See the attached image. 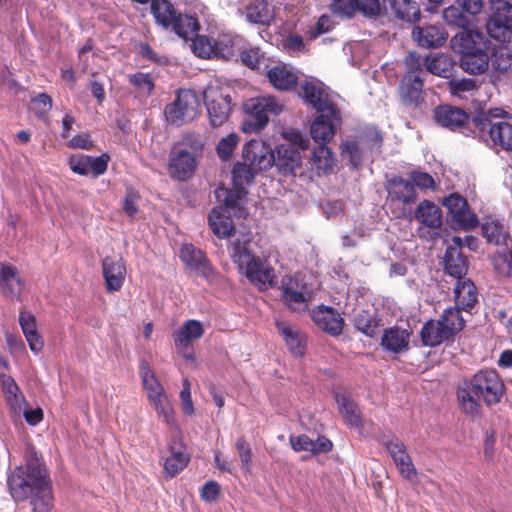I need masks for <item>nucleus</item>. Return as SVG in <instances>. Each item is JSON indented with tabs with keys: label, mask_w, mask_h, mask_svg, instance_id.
I'll use <instances>...</instances> for the list:
<instances>
[{
	"label": "nucleus",
	"mask_w": 512,
	"mask_h": 512,
	"mask_svg": "<svg viewBox=\"0 0 512 512\" xmlns=\"http://www.w3.org/2000/svg\"><path fill=\"white\" fill-rule=\"evenodd\" d=\"M23 457L25 465L15 467L7 477L9 492L16 502L32 496L34 512H50L53 507L52 484L41 455L27 443Z\"/></svg>",
	"instance_id": "1"
},
{
	"label": "nucleus",
	"mask_w": 512,
	"mask_h": 512,
	"mask_svg": "<svg viewBox=\"0 0 512 512\" xmlns=\"http://www.w3.org/2000/svg\"><path fill=\"white\" fill-rule=\"evenodd\" d=\"M505 394L506 386L495 369H480L456 387L458 408L472 419L481 416L482 402L488 407L497 405Z\"/></svg>",
	"instance_id": "2"
},
{
	"label": "nucleus",
	"mask_w": 512,
	"mask_h": 512,
	"mask_svg": "<svg viewBox=\"0 0 512 512\" xmlns=\"http://www.w3.org/2000/svg\"><path fill=\"white\" fill-rule=\"evenodd\" d=\"M232 261L239 270H245V276L251 284L260 291H265L273 286L275 270L266 260L252 254L248 242L237 239L228 247Z\"/></svg>",
	"instance_id": "3"
},
{
	"label": "nucleus",
	"mask_w": 512,
	"mask_h": 512,
	"mask_svg": "<svg viewBox=\"0 0 512 512\" xmlns=\"http://www.w3.org/2000/svg\"><path fill=\"white\" fill-rule=\"evenodd\" d=\"M453 49L461 54V68L472 75H479L488 69L487 44L481 33L460 31L451 40Z\"/></svg>",
	"instance_id": "4"
},
{
	"label": "nucleus",
	"mask_w": 512,
	"mask_h": 512,
	"mask_svg": "<svg viewBox=\"0 0 512 512\" xmlns=\"http://www.w3.org/2000/svg\"><path fill=\"white\" fill-rule=\"evenodd\" d=\"M203 143L193 135H185L169 155L168 169L173 179L187 181L197 169L203 152Z\"/></svg>",
	"instance_id": "5"
},
{
	"label": "nucleus",
	"mask_w": 512,
	"mask_h": 512,
	"mask_svg": "<svg viewBox=\"0 0 512 512\" xmlns=\"http://www.w3.org/2000/svg\"><path fill=\"white\" fill-rule=\"evenodd\" d=\"M245 118L242 122V131L245 133H258L269 123L270 116H278L283 105L271 95L252 97L242 104Z\"/></svg>",
	"instance_id": "6"
},
{
	"label": "nucleus",
	"mask_w": 512,
	"mask_h": 512,
	"mask_svg": "<svg viewBox=\"0 0 512 512\" xmlns=\"http://www.w3.org/2000/svg\"><path fill=\"white\" fill-rule=\"evenodd\" d=\"M433 119L442 128L475 138L477 130L475 124L481 120V114L471 118L469 113L461 107L441 104L434 108Z\"/></svg>",
	"instance_id": "7"
},
{
	"label": "nucleus",
	"mask_w": 512,
	"mask_h": 512,
	"mask_svg": "<svg viewBox=\"0 0 512 512\" xmlns=\"http://www.w3.org/2000/svg\"><path fill=\"white\" fill-rule=\"evenodd\" d=\"M200 112V101L192 89H179L175 100L167 104L164 115L170 124L181 126L194 120Z\"/></svg>",
	"instance_id": "8"
},
{
	"label": "nucleus",
	"mask_w": 512,
	"mask_h": 512,
	"mask_svg": "<svg viewBox=\"0 0 512 512\" xmlns=\"http://www.w3.org/2000/svg\"><path fill=\"white\" fill-rule=\"evenodd\" d=\"M476 125V135L479 141L512 152V124L507 121L493 122L488 115L481 114V120Z\"/></svg>",
	"instance_id": "9"
},
{
	"label": "nucleus",
	"mask_w": 512,
	"mask_h": 512,
	"mask_svg": "<svg viewBox=\"0 0 512 512\" xmlns=\"http://www.w3.org/2000/svg\"><path fill=\"white\" fill-rule=\"evenodd\" d=\"M342 100L338 93L322 83V142L329 143L341 129L343 124L342 111L338 101Z\"/></svg>",
	"instance_id": "10"
},
{
	"label": "nucleus",
	"mask_w": 512,
	"mask_h": 512,
	"mask_svg": "<svg viewBox=\"0 0 512 512\" xmlns=\"http://www.w3.org/2000/svg\"><path fill=\"white\" fill-rule=\"evenodd\" d=\"M209 124L213 128L224 125L232 111V98L218 86H209L203 93Z\"/></svg>",
	"instance_id": "11"
},
{
	"label": "nucleus",
	"mask_w": 512,
	"mask_h": 512,
	"mask_svg": "<svg viewBox=\"0 0 512 512\" xmlns=\"http://www.w3.org/2000/svg\"><path fill=\"white\" fill-rule=\"evenodd\" d=\"M387 202L389 205L395 203H401L402 208L392 210V213L396 218L404 219L407 218V211L405 206H410L416 203L418 200V193L414 188L413 183L410 179H405L401 176H393L387 181Z\"/></svg>",
	"instance_id": "12"
},
{
	"label": "nucleus",
	"mask_w": 512,
	"mask_h": 512,
	"mask_svg": "<svg viewBox=\"0 0 512 512\" xmlns=\"http://www.w3.org/2000/svg\"><path fill=\"white\" fill-rule=\"evenodd\" d=\"M489 36L505 42L512 36V4L505 0H496L492 4V14L486 23Z\"/></svg>",
	"instance_id": "13"
},
{
	"label": "nucleus",
	"mask_w": 512,
	"mask_h": 512,
	"mask_svg": "<svg viewBox=\"0 0 512 512\" xmlns=\"http://www.w3.org/2000/svg\"><path fill=\"white\" fill-rule=\"evenodd\" d=\"M298 95L304 104L311 106L317 113L310 126V135L318 144L317 147L313 148V159L317 163L320 162V155H318L320 149V88L313 81L306 79L299 85Z\"/></svg>",
	"instance_id": "14"
},
{
	"label": "nucleus",
	"mask_w": 512,
	"mask_h": 512,
	"mask_svg": "<svg viewBox=\"0 0 512 512\" xmlns=\"http://www.w3.org/2000/svg\"><path fill=\"white\" fill-rule=\"evenodd\" d=\"M242 159L260 173L274 166V150L265 141L252 139L243 145Z\"/></svg>",
	"instance_id": "15"
},
{
	"label": "nucleus",
	"mask_w": 512,
	"mask_h": 512,
	"mask_svg": "<svg viewBox=\"0 0 512 512\" xmlns=\"http://www.w3.org/2000/svg\"><path fill=\"white\" fill-rule=\"evenodd\" d=\"M452 220L464 230H471L478 226L479 221L475 213L471 212L467 200L458 193H452L442 201Z\"/></svg>",
	"instance_id": "16"
},
{
	"label": "nucleus",
	"mask_w": 512,
	"mask_h": 512,
	"mask_svg": "<svg viewBox=\"0 0 512 512\" xmlns=\"http://www.w3.org/2000/svg\"><path fill=\"white\" fill-rule=\"evenodd\" d=\"M383 445L393 458V461L403 478L411 480L416 477L417 471L412 462V458L408 454L407 448L401 440L396 437H392L391 439L384 440Z\"/></svg>",
	"instance_id": "17"
},
{
	"label": "nucleus",
	"mask_w": 512,
	"mask_h": 512,
	"mask_svg": "<svg viewBox=\"0 0 512 512\" xmlns=\"http://www.w3.org/2000/svg\"><path fill=\"white\" fill-rule=\"evenodd\" d=\"M463 240L460 236L452 237V244L446 248L444 257L445 271L456 279L463 278L468 271V260L462 253Z\"/></svg>",
	"instance_id": "18"
},
{
	"label": "nucleus",
	"mask_w": 512,
	"mask_h": 512,
	"mask_svg": "<svg viewBox=\"0 0 512 512\" xmlns=\"http://www.w3.org/2000/svg\"><path fill=\"white\" fill-rule=\"evenodd\" d=\"M179 256L186 266L197 271L203 278L207 280L214 278L215 270L202 250L192 244H184Z\"/></svg>",
	"instance_id": "19"
},
{
	"label": "nucleus",
	"mask_w": 512,
	"mask_h": 512,
	"mask_svg": "<svg viewBox=\"0 0 512 512\" xmlns=\"http://www.w3.org/2000/svg\"><path fill=\"white\" fill-rule=\"evenodd\" d=\"M412 331L398 325L383 330L380 345L389 353L401 354L410 349Z\"/></svg>",
	"instance_id": "20"
},
{
	"label": "nucleus",
	"mask_w": 512,
	"mask_h": 512,
	"mask_svg": "<svg viewBox=\"0 0 512 512\" xmlns=\"http://www.w3.org/2000/svg\"><path fill=\"white\" fill-rule=\"evenodd\" d=\"M103 278L108 292L119 291L125 281L126 267L123 260L106 256L102 260Z\"/></svg>",
	"instance_id": "21"
},
{
	"label": "nucleus",
	"mask_w": 512,
	"mask_h": 512,
	"mask_svg": "<svg viewBox=\"0 0 512 512\" xmlns=\"http://www.w3.org/2000/svg\"><path fill=\"white\" fill-rule=\"evenodd\" d=\"M412 38L420 47L438 48L444 45L448 34L441 25H424L413 28Z\"/></svg>",
	"instance_id": "22"
},
{
	"label": "nucleus",
	"mask_w": 512,
	"mask_h": 512,
	"mask_svg": "<svg viewBox=\"0 0 512 512\" xmlns=\"http://www.w3.org/2000/svg\"><path fill=\"white\" fill-rule=\"evenodd\" d=\"M24 281L18 269L10 263L0 262V290L3 296L20 298Z\"/></svg>",
	"instance_id": "23"
},
{
	"label": "nucleus",
	"mask_w": 512,
	"mask_h": 512,
	"mask_svg": "<svg viewBox=\"0 0 512 512\" xmlns=\"http://www.w3.org/2000/svg\"><path fill=\"white\" fill-rule=\"evenodd\" d=\"M245 40L243 36L238 34H220L216 39V57L237 62L241 49L245 47Z\"/></svg>",
	"instance_id": "24"
},
{
	"label": "nucleus",
	"mask_w": 512,
	"mask_h": 512,
	"mask_svg": "<svg viewBox=\"0 0 512 512\" xmlns=\"http://www.w3.org/2000/svg\"><path fill=\"white\" fill-rule=\"evenodd\" d=\"M301 165V155L296 147L281 144L274 151V166L284 175L294 174Z\"/></svg>",
	"instance_id": "25"
},
{
	"label": "nucleus",
	"mask_w": 512,
	"mask_h": 512,
	"mask_svg": "<svg viewBox=\"0 0 512 512\" xmlns=\"http://www.w3.org/2000/svg\"><path fill=\"white\" fill-rule=\"evenodd\" d=\"M275 326L278 333L283 337L290 353L294 356H303L307 347L305 334L285 321H276Z\"/></svg>",
	"instance_id": "26"
},
{
	"label": "nucleus",
	"mask_w": 512,
	"mask_h": 512,
	"mask_svg": "<svg viewBox=\"0 0 512 512\" xmlns=\"http://www.w3.org/2000/svg\"><path fill=\"white\" fill-rule=\"evenodd\" d=\"M266 76L272 86L280 91H291L298 84L297 72L286 64H278L271 67Z\"/></svg>",
	"instance_id": "27"
},
{
	"label": "nucleus",
	"mask_w": 512,
	"mask_h": 512,
	"mask_svg": "<svg viewBox=\"0 0 512 512\" xmlns=\"http://www.w3.org/2000/svg\"><path fill=\"white\" fill-rule=\"evenodd\" d=\"M402 101L408 106H418L423 102V79L420 75L406 73L400 83Z\"/></svg>",
	"instance_id": "28"
},
{
	"label": "nucleus",
	"mask_w": 512,
	"mask_h": 512,
	"mask_svg": "<svg viewBox=\"0 0 512 512\" xmlns=\"http://www.w3.org/2000/svg\"><path fill=\"white\" fill-rule=\"evenodd\" d=\"M204 334V327L198 320L190 319L173 332V340L177 349L187 350L194 340L200 339Z\"/></svg>",
	"instance_id": "29"
},
{
	"label": "nucleus",
	"mask_w": 512,
	"mask_h": 512,
	"mask_svg": "<svg viewBox=\"0 0 512 512\" xmlns=\"http://www.w3.org/2000/svg\"><path fill=\"white\" fill-rule=\"evenodd\" d=\"M455 307L460 310L472 309L477 303V289L475 284L466 278L457 279L454 287Z\"/></svg>",
	"instance_id": "30"
},
{
	"label": "nucleus",
	"mask_w": 512,
	"mask_h": 512,
	"mask_svg": "<svg viewBox=\"0 0 512 512\" xmlns=\"http://www.w3.org/2000/svg\"><path fill=\"white\" fill-rule=\"evenodd\" d=\"M19 324L31 351L34 353L41 351L44 342L37 332L35 316L31 312L21 311L19 314Z\"/></svg>",
	"instance_id": "31"
},
{
	"label": "nucleus",
	"mask_w": 512,
	"mask_h": 512,
	"mask_svg": "<svg viewBox=\"0 0 512 512\" xmlns=\"http://www.w3.org/2000/svg\"><path fill=\"white\" fill-rule=\"evenodd\" d=\"M335 400L338 405V410L345 422L352 427L361 428L363 423L358 405L343 392H337L335 394Z\"/></svg>",
	"instance_id": "32"
},
{
	"label": "nucleus",
	"mask_w": 512,
	"mask_h": 512,
	"mask_svg": "<svg viewBox=\"0 0 512 512\" xmlns=\"http://www.w3.org/2000/svg\"><path fill=\"white\" fill-rule=\"evenodd\" d=\"M394 16L408 23H415L420 19V7L413 0H384Z\"/></svg>",
	"instance_id": "33"
},
{
	"label": "nucleus",
	"mask_w": 512,
	"mask_h": 512,
	"mask_svg": "<svg viewBox=\"0 0 512 512\" xmlns=\"http://www.w3.org/2000/svg\"><path fill=\"white\" fill-rule=\"evenodd\" d=\"M420 339L423 346L431 348L451 342L440 323L434 319L424 323L420 330Z\"/></svg>",
	"instance_id": "34"
},
{
	"label": "nucleus",
	"mask_w": 512,
	"mask_h": 512,
	"mask_svg": "<svg viewBox=\"0 0 512 512\" xmlns=\"http://www.w3.org/2000/svg\"><path fill=\"white\" fill-rule=\"evenodd\" d=\"M437 321L440 323L451 342L455 340V336L465 327V320L462 317L459 307H448L444 309Z\"/></svg>",
	"instance_id": "35"
},
{
	"label": "nucleus",
	"mask_w": 512,
	"mask_h": 512,
	"mask_svg": "<svg viewBox=\"0 0 512 512\" xmlns=\"http://www.w3.org/2000/svg\"><path fill=\"white\" fill-rule=\"evenodd\" d=\"M382 320L375 311L361 310L354 317V327L369 338L378 336Z\"/></svg>",
	"instance_id": "36"
},
{
	"label": "nucleus",
	"mask_w": 512,
	"mask_h": 512,
	"mask_svg": "<svg viewBox=\"0 0 512 512\" xmlns=\"http://www.w3.org/2000/svg\"><path fill=\"white\" fill-rule=\"evenodd\" d=\"M415 218L424 226L431 229L440 228L442 225V212L440 208L429 200L420 202L415 210Z\"/></svg>",
	"instance_id": "37"
},
{
	"label": "nucleus",
	"mask_w": 512,
	"mask_h": 512,
	"mask_svg": "<svg viewBox=\"0 0 512 512\" xmlns=\"http://www.w3.org/2000/svg\"><path fill=\"white\" fill-rule=\"evenodd\" d=\"M243 9L245 18L249 23L269 25L271 13L266 0H250Z\"/></svg>",
	"instance_id": "38"
},
{
	"label": "nucleus",
	"mask_w": 512,
	"mask_h": 512,
	"mask_svg": "<svg viewBox=\"0 0 512 512\" xmlns=\"http://www.w3.org/2000/svg\"><path fill=\"white\" fill-rule=\"evenodd\" d=\"M170 27L179 37L190 40L197 35L199 22L197 18L191 15L177 14Z\"/></svg>",
	"instance_id": "39"
},
{
	"label": "nucleus",
	"mask_w": 512,
	"mask_h": 512,
	"mask_svg": "<svg viewBox=\"0 0 512 512\" xmlns=\"http://www.w3.org/2000/svg\"><path fill=\"white\" fill-rule=\"evenodd\" d=\"M151 13L156 22L165 28L172 25L177 15L173 4L169 0H152Z\"/></svg>",
	"instance_id": "40"
},
{
	"label": "nucleus",
	"mask_w": 512,
	"mask_h": 512,
	"mask_svg": "<svg viewBox=\"0 0 512 512\" xmlns=\"http://www.w3.org/2000/svg\"><path fill=\"white\" fill-rule=\"evenodd\" d=\"M208 221L213 233L219 238H228L235 230L233 220L216 209L210 211Z\"/></svg>",
	"instance_id": "41"
},
{
	"label": "nucleus",
	"mask_w": 512,
	"mask_h": 512,
	"mask_svg": "<svg viewBox=\"0 0 512 512\" xmlns=\"http://www.w3.org/2000/svg\"><path fill=\"white\" fill-rule=\"evenodd\" d=\"M424 64L429 73L442 78H449L454 67L453 61L444 54L427 57L424 60Z\"/></svg>",
	"instance_id": "42"
},
{
	"label": "nucleus",
	"mask_w": 512,
	"mask_h": 512,
	"mask_svg": "<svg viewBox=\"0 0 512 512\" xmlns=\"http://www.w3.org/2000/svg\"><path fill=\"white\" fill-rule=\"evenodd\" d=\"M481 230L483 237L489 244L499 246L506 243L507 232L500 221L487 219L483 222Z\"/></svg>",
	"instance_id": "43"
},
{
	"label": "nucleus",
	"mask_w": 512,
	"mask_h": 512,
	"mask_svg": "<svg viewBox=\"0 0 512 512\" xmlns=\"http://www.w3.org/2000/svg\"><path fill=\"white\" fill-rule=\"evenodd\" d=\"M139 375L142 379V384L148 397L156 396L157 394H160V392L164 391L153 369L146 360H142L140 362Z\"/></svg>",
	"instance_id": "44"
},
{
	"label": "nucleus",
	"mask_w": 512,
	"mask_h": 512,
	"mask_svg": "<svg viewBox=\"0 0 512 512\" xmlns=\"http://www.w3.org/2000/svg\"><path fill=\"white\" fill-rule=\"evenodd\" d=\"M128 82L141 97H149L155 89L154 78L150 73L136 72L128 75Z\"/></svg>",
	"instance_id": "45"
},
{
	"label": "nucleus",
	"mask_w": 512,
	"mask_h": 512,
	"mask_svg": "<svg viewBox=\"0 0 512 512\" xmlns=\"http://www.w3.org/2000/svg\"><path fill=\"white\" fill-rule=\"evenodd\" d=\"M344 321L341 315L333 308L322 305V331L332 336L342 333Z\"/></svg>",
	"instance_id": "46"
},
{
	"label": "nucleus",
	"mask_w": 512,
	"mask_h": 512,
	"mask_svg": "<svg viewBox=\"0 0 512 512\" xmlns=\"http://www.w3.org/2000/svg\"><path fill=\"white\" fill-rule=\"evenodd\" d=\"M190 458L183 450H176L174 447L170 449V456L164 462L165 473L173 478L179 474L189 463Z\"/></svg>",
	"instance_id": "47"
},
{
	"label": "nucleus",
	"mask_w": 512,
	"mask_h": 512,
	"mask_svg": "<svg viewBox=\"0 0 512 512\" xmlns=\"http://www.w3.org/2000/svg\"><path fill=\"white\" fill-rule=\"evenodd\" d=\"M238 60L246 67L258 70L263 64L265 57L258 46H253L245 40V47L241 49Z\"/></svg>",
	"instance_id": "48"
},
{
	"label": "nucleus",
	"mask_w": 512,
	"mask_h": 512,
	"mask_svg": "<svg viewBox=\"0 0 512 512\" xmlns=\"http://www.w3.org/2000/svg\"><path fill=\"white\" fill-rule=\"evenodd\" d=\"M257 174H259V172L242 159V161L236 162L233 166V184L235 187H244V185H249L254 181Z\"/></svg>",
	"instance_id": "49"
},
{
	"label": "nucleus",
	"mask_w": 512,
	"mask_h": 512,
	"mask_svg": "<svg viewBox=\"0 0 512 512\" xmlns=\"http://www.w3.org/2000/svg\"><path fill=\"white\" fill-rule=\"evenodd\" d=\"M340 152L342 155H347L349 164L352 169L359 170L363 164L364 150L360 146L359 141L345 140L340 144Z\"/></svg>",
	"instance_id": "50"
},
{
	"label": "nucleus",
	"mask_w": 512,
	"mask_h": 512,
	"mask_svg": "<svg viewBox=\"0 0 512 512\" xmlns=\"http://www.w3.org/2000/svg\"><path fill=\"white\" fill-rule=\"evenodd\" d=\"M215 198L225 208H234L238 205L239 200L247 194L244 187H235L228 189L226 187H218L215 192Z\"/></svg>",
	"instance_id": "51"
},
{
	"label": "nucleus",
	"mask_w": 512,
	"mask_h": 512,
	"mask_svg": "<svg viewBox=\"0 0 512 512\" xmlns=\"http://www.w3.org/2000/svg\"><path fill=\"white\" fill-rule=\"evenodd\" d=\"M480 83L473 78L452 79L448 82V90L453 96L467 98V94H472L479 89Z\"/></svg>",
	"instance_id": "52"
},
{
	"label": "nucleus",
	"mask_w": 512,
	"mask_h": 512,
	"mask_svg": "<svg viewBox=\"0 0 512 512\" xmlns=\"http://www.w3.org/2000/svg\"><path fill=\"white\" fill-rule=\"evenodd\" d=\"M192 40L195 55L203 59L216 57V39L196 35Z\"/></svg>",
	"instance_id": "53"
},
{
	"label": "nucleus",
	"mask_w": 512,
	"mask_h": 512,
	"mask_svg": "<svg viewBox=\"0 0 512 512\" xmlns=\"http://www.w3.org/2000/svg\"><path fill=\"white\" fill-rule=\"evenodd\" d=\"M462 8L459 6H450L443 11V17L450 25L462 28V31H469L470 19Z\"/></svg>",
	"instance_id": "54"
},
{
	"label": "nucleus",
	"mask_w": 512,
	"mask_h": 512,
	"mask_svg": "<svg viewBox=\"0 0 512 512\" xmlns=\"http://www.w3.org/2000/svg\"><path fill=\"white\" fill-rule=\"evenodd\" d=\"M239 136L232 132L221 138L216 145V153L222 161H229L233 155L235 148L239 144Z\"/></svg>",
	"instance_id": "55"
},
{
	"label": "nucleus",
	"mask_w": 512,
	"mask_h": 512,
	"mask_svg": "<svg viewBox=\"0 0 512 512\" xmlns=\"http://www.w3.org/2000/svg\"><path fill=\"white\" fill-rule=\"evenodd\" d=\"M284 304L292 311H306L308 309L309 299L305 297V290L291 291L287 294H281Z\"/></svg>",
	"instance_id": "56"
},
{
	"label": "nucleus",
	"mask_w": 512,
	"mask_h": 512,
	"mask_svg": "<svg viewBox=\"0 0 512 512\" xmlns=\"http://www.w3.org/2000/svg\"><path fill=\"white\" fill-rule=\"evenodd\" d=\"M360 140L366 145L369 151L380 152L383 145V136L380 130L376 127H366L360 134Z\"/></svg>",
	"instance_id": "57"
},
{
	"label": "nucleus",
	"mask_w": 512,
	"mask_h": 512,
	"mask_svg": "<svg viewBox=\"0 0 512 512\" xmlns=\"http://www.w3.org/2000/svg\"><path fill=\"white\" fill-rule=\"evenodd\" d=\"M148 399L157 413L163 416L164 421L169 424L173 420V411L164 391L156 396H149Z\"/></svg>",
	"instance_id": "58"
},
{
	"label": "nucleus",
	"mask_w": 512,
	"mask_h": 512,
	"mask_svg": "<svg viewBox=\"0 0 512 512\" xmlns=\"http://www.w3.org/2000/svg\"><path fill=\"white\" fill-rule=\"evenodd\" d=\"M409 179L413 183L414 188L418 187L421 190H436L437 183L435 179L427 172L413 170L409 172Z\"/></svg>",
	"instance_id": "59"
},
{
	"label": "nucleus",
	"mask_w": 512,
	"mask_h": 512,
	"mask_svg": "<svg viewBox=\"0 0 512 512\" xmlns=\"http://www.w3.org/2000/svg\"><path fill=\"white\" fill-rule=\"evenodd\" d=\"M235 448L240 457L242 470L245 473H250L252 468V450L243 436L236 440Z\"/></svg>",
	"instance_id": "60"
},
{
	"label": "nucleus",
	"mask_w": 512,
	"mask_h": 512,
	"mask_svg": "<svg viewBox=\"0 0 512 512\" xmlns=\"http://www.w3.org/2000/svg\"><path fill=\"white\" fill-rule=\"evenodd\" d=\"M319 439L320 437L316 441H312L307 435L291 436L290 443L297 452L310 451L313 455H317L320 452V444L317 443Z\"/></svg>",
	"instance_id": "61"
},
{
	"label": "nucleus",
	"mask_w": 512,
	"mask_h": 512,
	"mask_svg": "<svg viewBox=\"0 0 512 512\" xmlns=\"http://www.w3.org/2000/svg\"><path fill=\"white\" fill-rule=\"evenodd\" d=\"M90 156L84 154H73L68 159L70 169L82 176L89 174Z\"/></svg>",
	"instance_id": "62"
},
{
	"label": "nucleus",
	"mask_w": 512,
	"mask_h": 512,
	"mask_svg": "<svg viewBox=\"0 0 512 512\" xmlns=\"http://www.w3.org/2000/svg\"><path fill=\"white\" fill-rule=\"evenodd\" d=\"M139 200L140 194L137 190L131 187L126 190V194L123 199L122 209L128 217L134 218L135 215L138 213L137 203Z\"/></svg>",
	"instance_id": "63"
},
{
	"label": "nucleus",
	"mask_w": 512,
	"mask_h": 512,
	"mask_svg": "<svg viewBox=\"0 0 512 512\" xmlns=\"http://www.w3.org/2000/svg\"><path fill=\"white\" fill-rule=\"evenodd\" d=\"M356 13L359 12L368 18H374L381 13V4L379 0H355Z\"/></svg>",
	"instance_id": "64"
}]
</instances>
